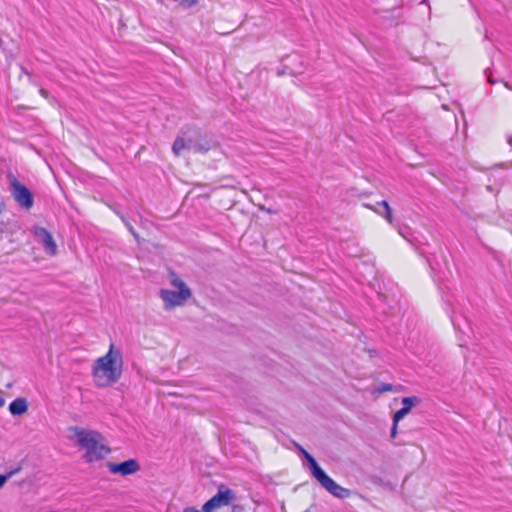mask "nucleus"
Instances as JSON below:
<instances>
[{"label":"nucleus","mask_w":512,"mask_h":512,"mask_svg":"<svg viewBox=\"0 0 512 512\" xmlns=\"http://www.w3.org/2000/svg\"><path fill=\"white\" fill-rule=\"evenodd\" d=\"M284 74H285V70H278V71H277V75H278V76H282V75H284Z\"/></svg>","instance_id":"23"},{"label":"nucleus","mask_w":512,"mask_h":512,"mask_svg":"<svg viewBox=\"0 0 512 512\" xmlns=\"http://www.w3.org/2000/svg\"><path fill=\"white\" fill-rule=\"evenodd\" d=\"M67 433V438L83 452L82 459L86 463L100 461L111 451L102 434L96 430L72 426Z\"/></svg>","instance_id":"2"},{"label":"nucleus","mask_w":512,"mask_h":512,"mask_svg":"<svg viewBox=\"0 0 512 512\" xmlns=\"http://www.w3.org/2000/svg\"><path fill=\"white\" fill-rule=\"evenodd\" d=\"M19 471V468L18 469H15V470H12L10 472H8L7 474H0V489H2L4 487V485L7 483V481L13 476L15 475L16 473H18Z\"/></svg>","instance_id":"15"},{"label":"nucleus","mask_w":512,"mask_h":512,"mask_svg":"<svg viewBox=\"0 0 512 512\" xmlns=\"http://www.w3.org/2000/svg\"><path fill=\"white\" fill-rule=\"evenodd\" d=\"M107 468L112 474L127 476L138 472L140 470V465L137 460L129 459L121 463H108Z\"/></svg>","instance_id":"7"},{"label":"nucleus","mask_w":512,"mask_h":512,"mask_svg":"<svg viewBox=\"0 0 512 512\" xmlns=\"http://www.w3.org/2000/svg\"><path fill=\"white\" fill-rule=\"evenodd\" d=\"M217 146V143L207 137H200L196 141L194 140V152L205 153Z\"/></svg>","instance_id":"11"},{"label":"nucleus","mask_w":512,"mask_h":512,"mask_svg":"<svg viewBox=\"0 0 512 512\" xmlns=\"http://www.w3.org/2000/svg\"><path fill=\"white\" fill-rule=\"evenodd\" d=\"M32 232L35 239L42 245L47 255L52 257L57 255L58 247L49 231L43 227L35 226Z\"/></svg>","instance_id":"5"},{"label":"nucleus","mask_w":512,"mask_h":512,"mask_svg":"<svg viewBox=\"0 0 512 512\" xmlns=\"http://www.w3.org/2000/svg\"><path fill=\"white\" fill-rule=\"evenodd\" d=\"M5 405V400L3 397L0 396V407H3Z\"/></svg>","instance_id":"22"},{"label":"nucleus","mask_w":512,"mask_h":512,"mask_svg":"<svg viewBox=\"0 0 512 512\" xmlns=\"http://www.w3.org/2000/svg\"><path fill=\"white\" fill-rule=\"evenodd\" d=\"M186 148V144L182 138H177L173 144L172 150L175 155H180L181 151Z\"/></svg>","instance_id":"14"},{"label":"nucleus","mask_w":512,"mask_h":512,"mask_svg":"<svg viewBox=\"0 0 512 512\" xmlns=\"http://www.w3.org/2000/svg\"><path fill=\"white\" fill-rule=\"evenodd\" d=\"M504 86L509 90H512V86L508 82H504Z\"/></svg>","instance_id":"24"},{"label":"nucleus","mask_w":512,"mask_h":512,"mask_svg":"<svg viewBox=\"0 0 512 512\" xmlns=\"http://www.w3.org/2000/svg\"><path fill=\"white\" fill-rule=\"evenodd\" d=\"M11 193L21 207L30 209L33 206V198L30 191L15 178L11 181Z\"/></svg>","instance_id":"6"},{"label":"nucleus","mask_w":512,"mask_h":512,"mask_svg":"<svg viewBox=\"0 0 512 512\" xmlns=\"http://www.w3.org/2000/svg\"><path fill=\"white\" fill-rule=\"evenodd\" d=\"M509 144H512V137L509 139Z\"/></svg>","instance_id":"26"},{"label":"nucleus","mask_w":512,"mask_h":512,"mask_svg":"<svg viewBox=\"0 0 512 512\" xmlns=\"http://www.w3.org/2000/svg\"><path fill=\"white\" fill-rule=\"evenodd\" d=\"M296 448L301 453V455L305 458L307 463L309 462L310 458H314L310 453H308L301 445L295 443Z\"/></svg>","instance_id":"17"},{"label":"nucleus","mask_w":512,"mask_h":512,"mask_svg":"<svg viewBox=\"0 0 512 512\" xmlns=\"http://www.w3.org/2000/svg\"><path fill=\"white\" fill-rule=\"evenodd\" d=\"M232 512H246V508L244 505H240V504L233 505Z\"/></svg>","instance_id":"18"},{"label":"nucleus","mask_w":512,"mask_h":512,"mask_svg":"<svg viewBox=\"0 0 512 512\" xmlns=\"http://www.w3.org/2000/svg\"><path fill=\"white\" fill-rule=\"evenodd\" d=\"M410 411H408L406 408L402 407L398 411L395 412L393 415V422H399L401 419H403Z\"/></svg>","instance_id":"16"},{"label":"nucleus","mask_w":512,"mask_h":512,"mask_svg":"<svg viewBox=\"0 0 512 512\" xmlns=\"http://www.w3.org/2000/svg\"><path fill=\"white\" fill-rule=\"evenodd\" d=\"M378 206L383 208V212L377 210V212L382 215L389 223L393 222L392 211L387 201H381L377 203Z\"/></svg>","instance_id":"12"},{"label":"nucleus","mask_w":512,"mask_h":512,"mask_svg":"<svg viewBox=\"0 0 512 512\" xmlns=\"http://www.w3.org/2000/svg\"><path fill=\"white\" fill-rule=\"evenodd\" d=\"M29 403L24 397H19L13 400L8 407L10 414L14 417H19L28 412Z\"/></svg>","instance_id":"8"},{"label":"nucleus","mask_w":512,"mask_h":512,"mask_svg":"<svg viewBox=\"0 0 512 512\" xmlns=\"http://www.w3.org/2000/svg\"><path fill=\"white\" fill-rule=\"evenodd\" d=\"M124 369L123 353L120 347L110 343L105 355L98 357L92 365L94 383L99 388H107L117 383Z\"/></svg>","instance_id":"1"},{"label":"nucleus","mask_w":512,"mask_h":512,"mask_svg":"<svg viewBox=\"0 0 512 512\" xmlns=\"http://www.w3.org/2000/svg\"><path fill=\"white\" fill-rule=\"evenodd\" d=\"M324 488L339 499L348 498L351 494L349 489L338 485L332 478L325 484Z\"/></svg>","instance_id":"10"},{"label":"nucleus","mask_w":512,"mask_h":512,"mask_svg":"<svg viewBox=\"0 0 512 512\" xmlns=\"http://www.w3.org/2000/svg\"><path fill=\"white\" fill-rule=\"evenodd\" d=\"M235 499L236 495L231 489L225 485H220L217 493L203 505L202 510L212 512L217 508L230 505Z\"/></svg>","instance_id":"4"},{"label":"nucleus","mask_w":512,"mask_h":512,"mask_svg":"<svg viewBox=\"0 0 512 512\" xmlns=\"http://www.w3.org/2000/svg\"><path fill=\"white\" fill-rule=\"evenodd\" d=\"M487 81H488L490 84H494V83H495V80L492 78L491 73H490V74H487Z\"/></svg>","instance_id":"21"},{"label":"nucleus","mask_w":512,"mask_h":512,"mask_svg":"<svg viewBox=\"0 0 512 512\" xmlns=\"http://www.w3.org/2000/svg\"><path fill=\"white\" fill-rule=\"evenodd\" d=\"M397 425H398V422H393V425H392V428H391V433H390L391 438H395L396 437Z\"/></svg>","instance_id":"19"},{"label":"nucleus","mask_w":512,"mask_h":512,"mask_svg":"<svg viewBox=\"0 0 512 512\" xmlns=\"http://www.w3.org/2000/svg\"><path fill=\"white\" fill-rule=\"evenodd\" d=\"M184 512H192V508H186Z\"/></svg>","instance_id":"25"},{"label":"nucleus","mask_w":512,"mask_h":512,"mask_svg":"<svg viewBox=\"0 0 512 512\" xmlns=\"http://www.w3.org/2000/svg\"><path fill=\"white\" fill-rule=\"evenodd\" d=\"M169 286L159 290V298L166 311H171L177 307L183 306L191 297L189 286L174 272L168 274Z\"/></svg>","instance_id":"3"},{"label":"nucleus","mask_w":512,"mask_h":512,"mask_svg":"<svg viewBox=\"0 0 512 512\" xmlns=\"http://www.w3.org/2000/svg\"><path fill=\"white\" fill-rule=\"evenodd\" d=\"M420 402L419 398L416 396L404 397L402 399V407L406 408L408 411H411L412 407Z\"/></svg>","instance_id":"13"},{"label":"nucleus","mask_w":512,"mask_h":512,"mask_svg":"<svg viewBox=\"0 0 512 512\" xmlns=\"http://www.w3.org/2000/svg\"><path fill=\"white\" fill-rule=\"evenodd\" d=\"M390 390H392V385H390V384H384V385L381 387V389H380V391H382V392L390 391Z\"/></svg>","instance_id":"20"},{"label":"nucleus","mask_w":512,"mask_h":512,"mask_svg":"<svg viewBox=\"0 0 512 512\" xmlns=\"http://www.w3.org/2000/svg\"><path fill=\"white\" fill-rule=\"evenodd\" d=\"M313 477L321 484L322 487L330 480L325 471L319 466L315 458H310L307 464Z\"/></svg>","instance_id":"9"}]
</instances>
